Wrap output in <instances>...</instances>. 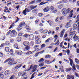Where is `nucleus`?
I'll return each mask as SVG.
<instances>
[{
  "label": "nucleus",
  "instance_id": "f257e3e1",
  "mask_svg": "<svg viewBox=\"0 0 79 79\" xmlns=\"http://www.w3.org/2000/svg\"><path fill=\"white\" fill-rule=\"evenodd\" d=\"M8 61H10L8 62ZM7 62H8V64L12 65V64H15V63L13 64V63L14 62V58H12L11 59V58H8L4 62V63H5Z\"/></svg>",
  "mask_w": 79,
  "mask_h": 79
},
{
  "label": "nucleus",
  "instance_id": "f03ea898",
  "mask_svg": "<svg viewBox=\"0 0 79 79\" xmlns=\"http://www.w3.org/2000/svg\"><path fill=\"white\" fill-rule=\"evenodd\" d=\"M70 10L71 9L70 8H68L66 10L65 8H64L62 10V12L64 16H66L67 15V13H69Z\"/></svg>",
  "mask_w": 79,
  "mask_h": 79
},
{
  "label": "nucleus",
  "instance_id": "7ed1b4c3",
  "mask_svg": "<svg viewBox=\"0 0 79 79\" xmlns=\"http://www.w3.org/2000/svg\"><path fill=\"white\" fill-rule=\"evenodd\" d=\"M26 26V23L25 22H21L19 24V26L18 27V28H17V30L19 31L20 30L22 29L23 26Z\"/></svg>",
  "mask_w": 79,
  "mask_h": 79
},
{
  "label": "nucleus",
  "instance_id": "20e7f679",
  "mask_svg": "<svg viewBox=\"0 0 79 79\" xmlns=\"http://www.w3.org/2000/svg\"><path fill=\"white\" fill-rule=\"evenodd\" d=\"M17 34V33L16 32V31L13 30H12L10 33V34L11 35H12L11 36L12 37H15V36Z\"/></svg>",
  "mask_w": 79,
  "mask_h": 79
},
{
  "label": "nucleus",
  "instance_id": "39448f33",
  "mask_svg": "<svg viewBox=\"0 0 79 79\" xmlns=\"http://www.w3.org/2000/svg\"><path fill=\"white\" fill-rule=\"evenodd\" d=\"M71 22H72V20H70L69 21V22H67L66 25L65 26V27L67 28L69 27L70 26H71Z\"/></svg>",
  "mask_w": 79,
  "mask_h": 79
},
{
  "label": "nucleus",
  "instance_id": "423d86ee",
  "mask_svg": "<svg viewBox=\"0 0 79 79\" xmlns=\"http://www.w3.org/2000/svg\"><path fill=\"white\" fill-rule=\"evenodd\" d=\"M29 39L31 40H33L34 39V36L32 34H31L29 35Z\"/></svg>",
  "mask_w": 79,
  "mask_h": 79
},
{
  "label": "nucleus",
  "instance_id": "0eeeda50",
  "mask_svg": "<svg viewBox=\"0 0 79 79\" xmlns=\"http://www.w3.org/2000/svg\"><path fill=\"white\" fill-rule=\"evenodd\" d=\"M73 39L75 40H79V37L78 36H76V34L73 37Z\"/></svg>",
  "mask_w": 79,
  "mask_h": 79
},
{
  "label": "nucleus",
  "instance_id": "6e6552de",
  "mask_svg": "<svg viewBox=\"0 0 79 79\" xmlns=\"http://www.w3.org/2000/svg\"><path fill=\"white\" fill-rule=\"evenodd\" d=\"M10 74V70H6L5 72V74L6 76H8Z\"/></svg>",
  "mask_w": 79,
  "mask_h": 79
},
{
  "label": "nucleus",
  "instance_id": "1a4fd4ad",
  "mask_svg": "<svg viewBox=\"0 0 79 79\" xmlns=\"http://www.w3.org/2000/svg\"><path fill=\"white\" fill-rule=\"evenodd\" d=\"M15 53L18 54L19 55H22L23 54V52H22L21 51H19L18 52H16Z\"/></svg>",
  "mask_w": 79,
  "mask_h": 79
},
{
  "label": "nucleus",
  "instance_id": "9d476101",
  "mask_svg": "<svg viewBox=\"0 0 79 79\" xmlns=\"http://www.w3.org/2000/svg\"><path fill=\"white\" fill-rule=\"evenodd\" d=\"M14 47L16 49H19V48H18V44L16 43L14 44Z\"/></svg>",
  "mask_w": 79,
  "mask_h": 79
},
{
  "label": "nucleus",
  "instance_id": "9b49d317",
  "mask_svg": "<svg viewBox=\"0 0 79 79\" xmlns=\"http://www.w3.org/2000/svg\"><path fill=\"white\" fill-rule=\"evenodd\" d=\"M64 34V31H62L61 32V33H60V37H63V36Z\"/></svg>",
  "mask_w": 79,
  "mask_h": 79
},
{
  "label": "nucleus",
  "instance_id": "f8f14e48",
  "mask_svg": "<svg viewBox=\"0 0 79 79\" xmlns=\"http://www.w3.org/2000/svg\"><path fill=\"white\" fill-rule=\"evenodd\" d=\"M31 48V47L30 46H26V47H25V50H29Z\"/></svg>",
  "mask_w": 79,
  "mask_h": 79
},
{
  "label": "nucleus",
  "instance_id": "ddd939ff",
  "mask_svg": "<svg viewBox=\"0 0 79 79\" xmlns=\"http://www.w3.org/2000/svg\"><path fill=\"white\" fill-rule=\"evenodd\" d=\"M17 40L18 42H21V36H19L17 38Z\"/></svg>",
  "mask_w": 79,
  "mask_h": 79
},
{
  "label": "nucleus",
  "instance_id": "4468645a",
  "mask_svg": "<svg viewBox=\"0 0 79 79\" xmlns=\"http://www.w3.org/2000/svg\"><path fill=\"white\" fill-rule=\"evenodd\" d=\"M3 78H4V75L1 73H0V79H3Z\"/></svg>",
  "mask_w": 79,
  "mask_h": 79
},
{
  "label": "nucleus",
  "instance_id": "2eb2a0df",
  "mask_svg": "<svg viewBox=\"0 0 79 79\" xmlns=\"http://www.w3.org/2000/svg\"><path fill=\"white\" fill-rule=\"evenodd\" d=\"M77 28V24L76 23H74L73 24V30H74L75 29H76Z\"/></svg>",
  "mask_w": 79,
  "mask_h": 79
},
{
  "label": "nucleus",
  "instance_id": "dca6fc26",
  "mask_svg": "<svg viewBox=\"0 0 79 79\" xmlns=\"http://www.w3.org/2000/svg\"><path fill=\"white\" fill-rule=\"evenodd\" d=\"M44 59L43 58H41L40 59L39 61H38L39 63H41L42 62H44Z\"/></svg>",
  "mask_w": 79,
  "mask_h": 79
},
{
  "label": "nucleus",
  "instance_id": "f3484780",
  "mask_svg": "<svg viewBox=\"0 0 79 79\" xmlns=\"http://www.w3.org/2000/svg\"><path fill=\"white\" fill-rule=\"evenodd\" d=\"M26 12H27V8H26L23 11V13L24 14V15H26Z\"/></svg>",
  "mask_w": 79,
  "mask_h": 79
},
{
  "label": "nucleus",
  "instance_id": "a211bd4d",
  "mask_svg": "<svg viewBox=\"0 0 79 79\" xmlns=\"http://www.w3.org/2000/svg\"><path fill=\"white\" fill-rule=\"evenodd\" d=\"M23 44L24 46H27L29 45V42H25L23 43Z\"/></svg>",
  "mask_w": 79,
  "mask_h": 79
},
{
  "label": "nucleus",
  "instance_id": "6ab92c4d",
  "mask_svg": "<svg viewBox=\"0 0 79 79\" xmlns=\"http://www.w3.org/2000/svg\"><path fill=\"white\" fill-rule=\"evenodd\" d=\"M21 66H22V65H21V64L18 65L15 67V69H18L19 68H20V67H21Z\"/></svg>",
  "mask_w": 79,
  "mask_h": 79
},
{
  "label": "nucleus",
  "instance_id": "aec40b11",
  "mask_svg": "<svg viewBox=\"0 0 79 79\" xmlns=\"http://www.w3.org/2000/svg\"><path fill=\"white\" fill-rule=\"evenodd\" d=\"M5 50L6 52H8L10 50V48L8 47H6L5 48Z\"/></svg>",
  "mask_w": 79,
  "mask_h": 79
},
{
  "label": "nucleus",
  "instance_id": "412c9836",
  "mask_svg": "<svg viewBox=\"0 0 79 79\" xmlns=\"http://www.w3.org/2000/svg\"><path fill=\"white\" fill-rule=\"evenodd\" d=\"M43 10L44 11V12H48V11L49 9L48 7H47L45 9H44Z\"/></svg>",
  "mask_w": 79,
  "mask_h": 79
},
{
  "label": "nucleus",
  "instance_id": "4be33fe9",
  "mask_svg": "<svg viewBox=\"0 0 79 79\" xmlns=\"http://www.w3.org/2000/svg\"><path fill=\"white\" fill-rule=\"evenodd\" d=\"M47 23L49 24L50 26H51L53 24V22L52 21L48 20L47 21Z\"/></svg>",
  "mask_w": 79,
  "mask_h": 79
},
{
  "label": "nucleus",
  "instance_id": "5701e85b",
  "mask_svg": "<svg viewBox=\"0 0 79 79\" xmlns=\"http://www.w3.org/2000/svg\"><path fill=\"white\" fill-rule=\"evenodd\" d=\"M35 39L36 41H38V40H39L40 38L38 36H35Z\"/></svg>",
  "mask_w": 79,
  "mask_h": 79
},
{
  "label": "nucleus",
  "instance_id": "b1692460",
  "mask_svg": "<svg viewBox=\"0 0 79 79\" xmlns=\"http://www.w3.org/2000/svg\"><path fill=\"white\" fill-rule=\"evenodd\" d=\"M51 57V56L50 55H46L45 56V58H49Z\"/></svg>",
  "mask_w": 79,
  "mask_h": 79
},
{
  "label": "nucleus",
  "instance_id": "393cba45",
  "mask_svg": "<svg viewBox=\"0 0 79 79\" xmlns=\"http://www.w3.org/2000/svg\"><path fill=\"white\" fill-rule=\"evenodd\" d=\"M43 15H44V14L42 13H39L38 15V16L40 17H42Z\"/></svg>",
  "mask_w": 79,
  "mask_h": 79
},
{
  "label": "nucleus",
  "instance_id": "a878e982",
  "mask_svg": "<svg viewBox=\"0 0 79 79\" xmlns=\"http://www.w3.org/2000/svg\"><path fill=\"white\" fill-rule=\"evenodd\" d=\"M62 2H64V3H66L67 2V0H63L61 1V2H59V3H61Z\"/></svg>",
  "mask_w": 79,
  "mask_h": 79
},
{
  "label": "nucleus",
  "instance_id": "bb28decb",
  "mask_svg": "<svg viewBox=\"0 0 79 79\" xmlns=\"http://www.w3.org/2000/svg\"><path fill=\"white\" fill-rule=\"evenodd\" d=\"M69 60L70 65L72 66H73V60L70 59Z\"/></svg>",
  "mask_w": 79,
  "mask_h": 79
},
{
  "label": "nucleus",
  "instance_id": "cd10ccee",
  "mask_svg": "<svg viewBox=\"0 0 79 79\" xmlns=\"http://www.w3.org/2000/svg\"><path fill=\"white\" fill-rule=\"evenodd\" d=\"M62 7H63V5L62 4H60L58 6V8L59 9H61V8Z\"/></svg>",
  "mask_w": 79,
  "mask_h": 79
},
{
  "label": "nucleus",
  "instance_id": "c85d7f7f",
  "mask_svg": "<svg viewBox=\"0 0 79 79\" xmlns=\"http://www.w3.org/2000/svg\"><path fill=\"white\" fill-rule=\"evenodd\" d=\"M64 19V17L63 16H61L60 17V19L61 21H63Z\"/></svg>",
  "mask_w": 79,
  "mask_h": 79
},
{
  "label": "nucleus",
  "instance_id": "c756f323",
  "mask_svg": "<svg viewBox=\"0 0 79 79\" xmlns=\"http://www.w3.org/2000/svg\"><path fill=\"white\" fill-rule=\"evenodd\" d=\"M35 74V72L34 73L31 75V77L30 79H32L34 77V74Z\"/></svg>",
  "mask_w": 79,
  "mask_h": 79
},
{
  "label": "nucleus",
  "instance_id": "7c9ffc66",
  "mask_svg": "<svg viewBox=\"0 0 79 79\" xmlns=\"http://www.w3.org/2000/svg\"><path fill=\"white\" fill-rule=\"evenodd\" d=\"M44 65V63H42L41 64H39V66L40 67H42Z\"/></svg>",
  "mask_w": 79,
  "mask_h": 79
},
{
  "label": "nucleus",
  "instance_id": "2f4dec72",
  "mask_svg": "<svg viewBox=\"0 0 79 79\" xmlns=\"http://www.w3.org/2000/svg\"><path fill=\"white\" fill-rule=\"evenodd\" d=\"M67 79H71V75H68L67 76Z\"/></svg>",
  "mask_w": 79,
  "mask_h": 79
},
{
  "label": "nucleus",
  "instance_id": "473e14b6",
  "mask_svg": "<svg viewBox=\"0 0 79 79\" xmlns=\"http://www.w3.org/2000/svg\"><path fill=\"white\" fill-rule=\"evenodd\" d=\"M39 46L38 45H35L34 47V48H39Z\"/></svg>",
  "mask_w": 79,
  "mask_h": 79
},
{
  "label": "nucleus",
  "instance_id": "72a5a7b5",
  "mask_svg": "<svg viewBox=\"0 0 79 79\" xmlns=\"http://www.w3.org/2000/svg\"><path fill=\"white\" fill-rule=\"evenodd\" d=\"M75 61L76 63H77V64H79V60H78L76 58L75 59Z\"/></svg>",
  "mask_w": 79,
  "mask_h": 79
},
{
  "label": "nucleus",
  "instance_id": "f704fd0d",
  "mask_svg": "<svg viewBox=\"0 0 79 79\" xmlns=\"http://www.w3.org/2000/svg\"><path fill=\"white\" fill-rule=\"evenodd\" d=\"M5 44L6 45H9L10 44V42L8 41H6L5 42Z\"/></svg>",
  "mask_w": 79,
  "mask_h": 79
},
{
  "label": "nucleus",
  "instance_id": "c9c22d12",
  "mask_svg": "<svg viewBox=\"0 0 79 79\" xmlns=\"http://www.w3.org/2000/svg\"><path fill=\"white\" fill-rule=\"evenodd\" d=\"M67 53L68 55H69V53H70V51L69 49L67 50Z\"/></svg>",
  "mask_w": 79,
  "mask_h": 79
},
{
  "label": "nucleus",
  "instance_id": "e433bc0d",
  "mask_svg": "<svg viewBox=\"0 0 79 79\" xmlns=\"http://www.w3.org/2000/svg\"><path fill=\"white\" fill-rule=\"evenodd\" d=\"M75 75L76 77H79V74H78L77 73L75 72Z\"/></svg>",
  "mask_w": 79,
  "mask_h": 79
},
{
  "label": "nucleus",
  "instance_id": "4c0bfd02",
  "mask_svg": "<svg viewBox=\"0 0 79 79\" xmlns=\"http://www.w3.org/2000/svg\"><path fill=\"white\" fill-rule=\"evenodd\" d=\"M41 47V48H44V47H45V44H43Z\"/></svg>",
  "mask_w": 79,
  "mask_h": 79
},
{
  "label": "nucleus",
  "instance_id": "58836bf2",
  "mask_svg": "<svg viewBox=\"0 0 79 79\" xmlns=\"http://www.w3.org/2000/svg\"><path fill=\"white\" fill-rule=\"evenodd\" d=\"M48 32V31H47V30H45L43 31V33H44V34H47Z\"/></svg>",
  "mask_w": 79,
  "mask_h": 79
},
{
  "label": "nucleus",
  "instance_id": "ea45409f",
  "mask_svg": "<svg viewBox=\"0 0 79 79\" xmlns=\"http://www.w3.org/2000/svg\"><path fill=\"white\" fill-rule=\"evenodd\" d=\"M16 18H17V19L15 21V23H17V22H18V21H19V19H20L18 17H16Z\"/></svg>",
  "mask_w": 79,
  "mask_h": 79
},
{
  "label": "nucleus",
  "instance_id": "a19ab883",
  "mask_svg": "<svg viewBox=\"0 0 79 79\" xmlns=\"http://www.w3.org/2000/svg\"><path fill=\"white\" fill-rule=\"evenodd\" d=\"M59 45V44H60V43H59V40H58L56 42V43H55L54 44V45Z\"/></svg>",
  "mask_w": 79,
  "mask_h": 79
},
{
  "label": "nucleus",
  "instance_id": "79ce46f5",
  "mask_svg": "<svg viewBox=\"0 0 79 79\" xmlns=\"http://www.w3.org/2000/svg\"><path fill=\"white\" fill-rule=\"evenodd\" d=\"M30 8L31 9V10H32L34 9V6L32 5L30 6Z\"/></svg>",
  "mask_w": 79,
  "mask_h": 79
},
{
  "label": "nucleus",
  "instance_id": "37998d69",
  "mask_svg": "<svg viewBox=\"0 0 79 79\" xmlns=\"http://www.w3.org/2000/svg\"><path fill=\"white\" fill-rule=\"evenodd\" d=\"M14 27V25H13L12 24L10 25V27L9 28V29H10L11 28H13Z\"/></svg>",
  "mask_w": 79,
  "mask_h": 79
},
{
  "label": "nucleus",
  "instance_id": "c03bdc74",
  "mask_svg": "<svg viewBox=\"0 0 79 79\" xmlns=\"http://www.w3.org/2000/svg\"><path fill=\"white\" fill-rule=\"evenodd\" d=\"M15 77V76L14 75L11 77L10 79H14Z\"/></svg>",
  "mask_w": 79,
  "mask_h": 79
},
{
  "label": "nucleus",
  "instance_id": "a18cd8bd",
  "mask_svg": "<svg viewBox=\"0 0 79 79\" xmlns=\"http://www.w3.org/2000/svg\"><path fill=\"white\" fill-rule=\"evenodd\" d=\"M39 52H38L36 53L35 55V57L39 55Z\"/></svg>",
  "mask_w": 79,
  "mask_h": 79
},
{
  "label": "nucleus",
  "instance_id": "49530a36",
  "mask_svg": "<svg viewBox=\"0 0 79 79\" xmlns=\"http://www.w3.org/2000/svg\"><path fill=\"white\" fill-rule=\"evenodd\" d=\"M3 53L0 52V57H3Z\"/></svg>",
  "mask_w": 79,
  "mask_h": 79
},
{
  "label": "nucleus",
  "instance_id": "de8ad7c7",
  "mask_svg": "<svg viewBox=\"0 0 79 79\" xmlns=\"http://www.w3.org/2000/svg\"><path fill=\"white\" fill-rule=\"evenodd\" d=\"M10 53L11 54H13V50L12 49H11L10 51Z\"/></svg>",
  "mask_w": 79,
  "mask_h": 79
},
{
  "label": "nucleus",
  "instance_id": "09e8293b",
  "mask_svg": "<svg viewBox=\"0 0 79 79\" xmlns=\"http://www.w3.org/2000/svg\"><path fill=\"white\" fill-rule=\"evenodd\" d=\"M45 52V50H43L42 51H41L40 52H39V53H40V54H42V53H44Z\"/></svg>",
  "mask_w": 79,
  "mask_h": 79
},
{
  "label": "nucleus",
  "instance_id": "8fccbe9b",
  "mask_svg": "<svg viewBox=\"0 0 79 79\" xmlns=\"http://www.w3.org/2000/svg\"><path fill=\"white\" fill-rule=\"evenodd\" d=\"M26 28L27 29V30H30L29 27L28 25H26Z\"/></svg>",
  "mask_w": 79,
  "mask_h": 79
},
{
  "label": "nucleus",
  "instance_id": "3c124183",
  "mask_svg": "<svg viewBox=\"0 0 79 79\" xmlns=\"http://www.w3.org/2000/svg\"><path fill=\"white\" fill-rule=\"evenodd\" d=\"M72 69L71 68H69V69H67L66 70L67 71V72H68V71H70Z\"/></svg>",
  "mask_w": 79,
  "mask_h": 79
},
{
  "label": "nucleus",
  "instance_id": "603ef678",
  "mask_svg": "<svg viewBox=\"0 0 79 79\" xmlns=\"http://www.w3.org/2000/svg\"><path fill=\"white\" fill-rule=\"evenodd\" d=\"M15 42V40H10V43H13V42Z\"/></svg>",
  "mask_w": 79,
  "mask_h": 79
},
{
  "label": "nucleus",
  "instance_id": "864d4df0",
  "mask_svg": "<svg viewBox=\"0 0 79 79\" xmlns=\"http://www.w3.org/2000/svg\"><path fill=\"white\" fill-rule=\"evenodd\" d=\"M24 37H26V38H27V37H29V35H27V34H25L24 35H23Z\"/></svg>",
  "mask_w": 79,
  "mask_h": 79
},
{
  "label": "nucleus",
  "instance_id": "5fc2aeb1",
  "mask_svg": "<svg viewBox=\"0 0 79 79\" xmlns=\"http://www.w3.org/2000/svg\"><path fill=\"white\" fill-rule=\"evenodd\" d=\"M74 33L73 32H71L69 33V35L70 36L73 35H74Z\"/></svg>",
  "mask_w": 79,
  "mask_h": 79
},
{
  "label": "nucleus",
  "instance_id": "6e6d98bb",
  "mask_svg": "<svg viewBox=\"0 0 79 79\" xmlns=\"http://www.w3.org/2000/svg\"><path fill=\"white\" fill-rule=\"evenodd\" d=\"M35 2V0L33 1L30 2V4H33V3H34Z\"/></svg>",
  "mask_w": 79,
  "mask_h": 79
},
{
  "label": "nucleus",
  "instance_id": "4d7b16f0",
  "mask_svg": "<svg viewBox=\"0 0 79 79\" xmlns=\"http://www.w3.org/2000/svg\"><path fill=\"white\" fill-rule=\"evenodd\" d=\"M45 3H46L45 2L44 3V2H41L40 3L39 5H44V4H45Z\"/></svg>",
  "mask_w": 79,
  "mask_h": 79
},
{
  "label": "nucleus",
  "instance_id": "13d9d810",
  "mask_svg": "<svg viewBox=\"0 0 79 79\" xmlns=\"http://www.w3.org/2000/svg\"><path fill=\"white\" fill-rule=\"evenodd\" d=\"M63 41H62L60 44V47H62L63 46Z\"/></svg>",
  "mask_w": 79,
  "mask_h": 79
},
{
  "label": "nucleus",
  "instance_id": "bf43d9fd",
  "mask_svg": "<svg viewBox=\"0 0 79 79\" xmlns=\"http://www.w3.org/2000/svg\"><path fill=\"white\" fill-rule=\"evenodd\" d=\"M73 68L74 71H76V66L75 65H73Z\"/></svg>",
  "mask_w": 79,
  "mask_h": 79
},
{
  "label": "nucleus",
  "instance_id": "052dcab7",
  "mask_svg": "<svg viewBox=\"0 0 79 79\" xmlns=\"http://www.w3.org/2000/svg\"><path fill=\"white\" fill-rule=\"evenodd\" d=\"M73 14L70 13V14L69 15V17L72 18L73 17Z\"/></svg>",
  "mask_w": 79,
  "mask_h": 79
},
{
  "label": "nucleus",
  "instance_id": "680f3d73",
  "mask_svg": "<svg viewBox=\"0 0 79 79\" xmlns=\"http://www.w3.org/2000/svg\"><path fill=\"white\" fill-rule=\"evenodd\" d=\"M50 40V38H49L47 40L45 41V42L46 43H47V42H49V41Z\"/></svg>",
  "mask_w": 79,
  "mask_h": 79
},
{
  "label": "nucleus",
  "instance_id": "e2e57ef3",
  "mask_svg": "<svg viewBox=\"0 0 79 79\" xmlns=\"http://www.w3.org/2000/svg\"><path fill=\"white\" fill-rule=\"evenodd\" d=\"M11 32V30H10L7 33L6 35H9L10 34V33Z\"/></svg>",
  "mask_w": 79,
  "mask_h": 79
},
{
  "label": "nucleus",
  "instance_id": "0e129e2a",
  "mask_svg": "<svg viewBox=\"0 0 79 79\" xmlns=\"http://www.w3.org/2000/svg\"><path fill=\"white\" fill-rule=\"evenodd\" d=\"M30 11H31L30 9H27V13L30 12Z\"/></svg>",
  "mask_w": 79,
  "mask_h": 79
},
{
  "label": "nucleus",
  "instance_id": "69168bd1",
  "mask_svg": "<svg viewBox=\"0 0 79 79\" xmlns=\"http://www.w3.org/2000/svg\"><path fill=\"white\" fill-rule=\"evenodd\" d=\"M58 30H59V27H56V31H58Z\"/></svg>",
  "mask_w": 79,
  "mask_h": 79
},
{
  "label": "nucleus",
  "instance_id": "338daca9",
  "mask_svg": "<svg viewBox=\"0 0 79 79\" xmlns=\"http://www.w3.org/2000/svg\"><path fill=\"white\" fill-rule=\"evenodd\" d=\"M33 11H34V12H36V11H37V9H35L34 10H33Z\"/></svg>",
  "mask_w": 79,
  "mask_h": 79
},
{
  "label": "nucleus",
  "instance_id": "774afa93",
  "mask_svg": "<svg viewBox=\"0 0 79 79\" xmlns=\"http://www.w3.org/2000/svg\"><path fill=\"white\" fill-rule=\"evenodd\" d=\"M4 44H1L0 46L1 48H2V47H3L4 46Z\"/></svg>",
  "mask_w": 79,
  "mask_h": 79
}]
</instances>
